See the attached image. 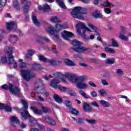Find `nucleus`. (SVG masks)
Segmentation results:
<instances>
[{"label":"nucleus","mask_w":131,"mask_h":131,"mask_svg":"<svg viewBox=\"0 0 131 131\" xmlns=\"http://www.w3.org/2000/svg\"><path fill=\"white\" fill-rule=\"evenodd\" d=\"M21 103L24 105V112H21V117L24 118V119H27L28 117L29 118V121L31 122V123H36V121L34 120V119H32L30 117H31V116H30V114H29V113L28 112V111H27V108H28V104L25 100H21Z\"/></svg>","instance_id":"obj_1"},{"label":"nucleus","mask_w":131,"mask_h":131,"mask_svg":"<svg viewBox=\"0 0 131 131\" xmlns=\"http://www.w3.org/2000/svg\"><path fill=\"white\" fill-rule=\"evenodd\" d=\"M86 13V9L82 8L80 7H75L71 14L74 18H77L80 20H83L84 17L81 15V14H85Z\"/></svg>","instance_id":"obj_2"},{"label":"nucleus","mask_w":131,"mask_h":131,"mask_svg":"<svg viewBox=\"0 0 131 131\" xmlns=\"http://www.w3.org/2000/svg\"><path fill=\"white\" fill-rule=\"evenodd\" d=\"M13 48L8 47H6L5 49V52H7V53L8 54V59H9V61H8V64H13V67L14 68H17L18 66L17 65V62H14V57H13V55H12V52Z\"/></svg>","instance_id":"obj_3"},{"label":"nucleus","mask_w":131,"mask_h":131,"mask_svg":"<svg viewBox=\"0 0 131 131\" xmlns=\"http://www.w3.org/2000/svg\"><path fill=\"white\" fill-rule=\"evenodd\" d=\"M20 73L23 78L26 81H29L31 78L35 76V74H31L29 71L26 70H20Z\"/></svg>","instance_id":"obj_4"},{"label":"nucleus","mask_w":131,"mask_h":131,"mask_svg":"<svg viewBox=\"0 0 131 131\" xmlns=\"http://www.w3.org/2000/svg\"><path fill=\"white\" fill-rule=\"evenodd\" d=\"M40 83H42V81H41V79H38V81H37L36 82H35V92H36V93L37 94H43L45 96V97H49V92L46 91V90H45V89H42L41 90L40 92L37 91V90H38V85H39V84H40Z\"/></svg>","instance_id":"obj_5"},{"label":"nucleus","mask_w":131,"mask_h":131,"mask_svg":"<svg viewBox=\"0 0 131 131\" xmlns=\"http://www.w3.org/2000/svg\"><path fill=\"white\" fill-rule=\"evenodd\" d=\"M9 92L14 96H19L21 94L20 89L17 86L12 85V83H10Z\"/></svg>","instance_id":"obj_6"},{"label":"nucleus","mask_w":131,"mask_h":131,"mask_svg":"<svg viewBox=\"0 0 131 131\" xmlns=\"http://www.w3.org/2000/svg\"><path fill=\"white\" fill-rule=\"evenodd\" d=\"M77 30H80V32H81V30L80 29H83L82 30V33H83V32L85 31H88L89 32H92V30L90 29L88 27H86L83 23H78L77 24Z\"/></svg>","instance_id":"obj_7"},{"label":"nucleus","mask_w":131,"mask_h":131,"mask_svg":"<svg viewBox=\"0 0 131 131\" xmlns=\"http://www.w3.org/2000/svg\"><path fill=\"white\" fill-rule=\"evenodd\" d=\"M77 33L80 35V36H82L83 38L84 41H89V40L91 39H94L95 38V36L94 35H91L89 37H86V35H85V31H83V33H82L80 32V30H77Z\"/></svg>","instance_id":"obj_8"},{"label":"nucleus","mask_w":131,"mask_h":131,"mask_svg":"<svg viewBox=\"0 0 131 131\" xmlns=\"http://www.w3.org/2000/svg\"><path fill=\"white\" fill-rule=\"evenodd\" d=\"M65 76L72 82H78V78H77L75 75L68 73L65 75Z\"/></svg>","instance_id":"obj_9"},{"label":"nucleus","mask_w":131,"mask_h":131,"mask_svg":"<svg viewBox=\"0 0 131 131\" xmlns=\"http://www.w3.org/2000/svg\"><path fill=\"white\" fill-rule=\"evenodd\" d=\"M46 31L47 32H49V33H50V34H52L53 35H54L56 38H59V37H60V36L59 35V34H56V33H57V32L56 31H55V28H54V27L52 26L48 27L46 29Z\"/></svg>","instance_id":"obj_10"},{"label":"nucleus","mask_w":131,"mask_h":131,"mask_svg":"<svg viewBox=\"0 0 131 131\" xmlns=\"http://www.w3.org/2000/svg\"><path fill=\"white\" fill-rule=\"evenodd\" d=\"M6 27L8 30H13L15 31L16 29H17V24L14 21L7 23L6 24Z\"/></svg>","instance_id":"obj_11"},{"label":"nucleus","mask_w":131,"mask_h":131,"mask_svg":"<svg viewBox=\"0 0 131 131\" xmlns=\"http://www.w3.org/2000/svg\"><path fill=\"white\" fill-rule=\"evenodd\" d=\"M77 89L80 90H86L89 88V85L83 82H78L76 85Z\"/></svg>","instance_id":"obj_12"},{"label":"nucleus","mask_w":131,"mask_h":131,"mask_svg":"<svg viewBox=\"0 0 131 131\" xmlns=\"http://www.w3.org/2000/svg\"><path fill=\"white\" fill-rule=\"evenodd\" d=\"M62 37L64 39L68 40L70 37H72L74 36V34H73L72 32L64 31L62 33Z\"/></svg>","instance_id":"obj_13"},{"label":"nucleus","mask_w":131,"mask_h":131,"mask_svg":"<svg viewBox=\"0 0 131 131\" xmlns=\"http://www.w3.org/2000/svg\"><path fill=\"white\" fill-rule=\"evenodd\" d=\"M74 51H75V52H77V53H83V52H86V51H88L89 48H86L85 47L79 46L77 47L74 48Z\"/></svg>","instance_id":"obj_14"},{"label":"nucleus","mask_w":131,"mask_h":131,"mask_svg":"<svg viewBox=\"0 0 131 131\" xmlns=\"http://www.w3.org/2000/svg\"><path fill=\"white\" fill-rule=\"evenodd\" d=\"M49 3H54V1L55 0H47ZM56 2L57 5L62 8V9H66V6L63 2V0H56Z\"/></svg>","instance_id":"obj_15"},{"label":"nucleus","mask_w":131,"mask_h":131,"mask_svg":"<svg viewBox=\"0 0 131 131\" xmlns=\"http://www.w3.org/2000/svg\"><path fill=\"white\" fill-rule=\"evenodd\" d=\"M100 6H101V7H103L105 8H107L108 7L109 8H114V7H115V5L113 4V3H112L109 1L103 2L102 3L100 4Z\"/></svg>","instance_id":"obj_16"},{"label":"nucleus","mask_w":131,"mask_h":131,"mask_svg":"<svg viewBox=\"0 0 131 131\" xmlns=\"http://www.w3.org/2000/svg\"><path fill=\"white\" fill-rule=\"evenodd\" d=\"M24 4V11L25 13H27L28 12V10H29V8L30 6H31V2L30 1H26L24 3H23Z\"/></svg>","instance_id":"obj_17"},{"label":"nucleus","mask_w":131,"mask_h":131,"mask_svg":"<svg viewBox=\"0 0 131 131\" xmlns=\"http://www.w3.org/2000/svg\"><path fill=\"white\" fill-rule=\"evenodd\" d=\"M44 120H45L46 122H48V123L51 124V125H55L56 124V122L55 121V120L53 119L52 118L49 116H46L44 118Z\"/></svg>","instance_id":"obj_18"},{"label":"nucleus","mask_w":131,"mask_h":131,"mask_svg":"<svg viewBox=\"0 0 131 131\" xmlns=\"http://www.w3.org/2000/svg\"><path fill=\"white\" fill-rule=\"evenodd\" d=\"M83 109L85 112H92L93 111V107H91L90 104L86 102L83 104Z\"/></svg>","instance_id":"obj_19"},{"label":"nucleus","mask_w":131,"mask_h":131,"mask_svg":"<svg viewBox=\"0 0 131 131\" xmlns=\"http://www.w3.org/2000/svg\"><path fill=\"white\" fill-rule=\"evenodd\" d=\"M66 28H68L67 25L58 24L56 25V30H54V31L58 32L60 31L61 29H66Z\"/></svg>","instance_id":"obj_20"},{"label":"nucleus","mask_w":131,"mask_h":131,"mask_svg":"<svg viewBox=\"0 0 131 131\" xmlns=\"http://www.w3.org/2000/svg\"><path fill=\"white\" fill-rule=\"evenodd\" d=\"M18 39V37L15 35H10L9 36V41H10L11 43H16Z\"/></svg>","instance_id":"obj_21"},{"label":"nucleus","mask_w":131,"mask_h":131,"mask_svg":"<svg viewBox=\"0 0 131 131\" xmlns=\"http://www.w3.org/2000/svg\"><path fill=\"white\" fill-rule=\"evenodd\" d=\"M38 10H42L44 12H48L49 10H50V6L48 5L47 4H45L43 5V7H41L40 6H38Z\"/></svg>","instance_id":"obj_22"},{"label":"nucleus","mask_w":131,"mask_h":131,"mask_svg":"<svg viewBox=\"0 0 131 131\" xmlns=\"http://www.w3.org/2000/svg\"><path fill=\"white\" fill-rule=\"evenodd\" d=\"M60 83V81L57 79H54L52 81H51L50 85L52 86V88H54L56 89L58 86V84Z\"/></svg>","instance_id":"obj_23"},{"label":"nucleus","mask_w":131,"mask_h":131,"mask_svg":"<svg viewBox=\"0 0 131 131\" xmlns=\"http://www.w3.org/2000/svg\"><path fill=\"white\" fill-rule=\"evenodd\" d=\"M31 109L34 112V114H36L37 115H40L42 114V111L38 110L35 107L31 106Z\"/></svg>","instance_id":"obj_24"},{"label":"nucleus","mask_w":131,"mask_h":131,"mask_svg":"<svg viewBox=\"0 0 131 131\" xmlns=\"http://www.w3.org/2000/svg\"><path fill=\"white\" fill-rule=\"evenodd\" d=\"M53 98L54 101L59 104H61L63 102L62 98L60 97L57 94H54Z\"/></svg>","instance_id":"obj_25"},{"label":"nucleus","mask_w":131,"mask_h":131,"mask_svg":"<svg viewBox=\"0 0 131 131\" xmlns=\"http://www.w3.org/2000/svg\"><path fill=\"white\" fill-rule=\"evenodd\" d=\"M88 27L91 28V29H93V30H94L95 33H96V35H98V28L95 26L94 24L92 23H88Z\"/></svg>","instance_id":"obj_26"},{"label":"nucleus","mask_w":131,"mask_h":131,"mask_svg":"<svg viewBox=\"0 0 131 131\" xmlns=\"http://www.w3.org/2000/svg\"><path fill=\"white\" fill-rule=\"evenodd\" d=\"M72 44L74 46V48H77V47H79L80 46H82L83 45V42H80L77 40H74L72 42Z\"/></svg>","instance_id":"obj_27"},{"label":"nucleus","mask_w":131,"mask_h":131,"mask_svg":"<svg viewBox=\"0 0 131 131\" xmlns=\"http://www.w3.org/2000/svg\"><path fill=\"white\" fill-rule=\"evenodd\" d=\"M93 15L94 18H103V14L100 13V11H99V10H96L94 11Z\"/></svg>","instance_id":"obj_28"},{"label":"nucleus","mask_w":131,"mask_h":131,"mask_svg":"<svg viewBox=\"0 0 131 131\" xmlns=\"http://www.w3.org/2000/svg\"><path fill=\"white\" fill-rule=\"evenodd\" d=\"M32 65V70H37L38 69H41V68H42V67L40 64H37L35 62L33 63Z\"/></svg>","instance_id":"obj_29"},{"label":"nucleus","mask_w":131,"mask_h":131,"mask_svg":"<svg viewBox=\"0 0 131 131\" xmlns=\"http://www.w3.org/2000/svg\"><path fill=\"white\" fill-rule=\"evenodd\" d=\"M32 20L34 24L36 25V26H37V27L40 26V24L39 23V22H38V20L36 18V16H35V15H33L32 16Z\"/></svg>","instance_id":"obj_30"},{"label":"nucleus","mask_w":131,"mask_h":131,"mask_svg":"<svg viewBox=\"0 0 131 131\" xmlns=\"http://www.w3.org/2000/svg\"><path fill=\"white\" fill-rule=\"evenodd\" d=\"M99 102L100 103L101 105H102L103 107H110L111 105L108 101H106L105 100H100L99 101Z\"/></svg>","instance_id":"obj_31"},{"label":"nucleus","mask_w":131,"mask_h":131,"mask_svg":"<svg viewBox=\"0 0 131 131\" xmlns=\"http://www.w3.org/2000/svg\"><path fill=\"white\" fill-rule=\"evenodd\" d=\"M64 63L66 65H68V66H75V63L74 62L67 58L64 59Z\"/></svg>","instance_id":"obj_32"},{"label":"nucleus","mask_w":131,"mask_h":131,"mask_svg":"<svg viewBox=\"0 0 131 131\" xmlns=\"http://www.w3.org/2000/svg\"><path fill=\"white\" fill-rule=\"evenodd\" d=\"M111 41L112 47H114L115 48H119V44L118 43V42H117V40H115V39L112 38Z\"/></svg>","instance_id":"obj_33"},{"label":"nucleus","mask_w":131,"mask_h":131,"mask_svg":"<svg viewBox=\"0 0 131 131\" xmlns=\"http://www.w3.org/2000/svg\"><path fill=\"white\" fill-rule=\"evenodd\" d=\"M13 8L16 9V10H20V6L19 5V3H18V0H14L13 1Z\"/></svg>","instance_id":"obj_34"},{"label":"nucleus","mask_w":131,"mask_h":131,"mask_svg":"<svg viewBox=\"0 0 131 131\" xmlns=\"http://www.w3.org/2000/svg\"><path fill=\"white\" fill-rule=\"evenodd\" d=\"M79 94L81 95V96H82V97H83L85 99H90V95L86 94V93H85V92H84L83 91H79Z\"/></svg>","instance_id":"obj_35"},{"label":"nucleus","mask_w":131,"mask_h":131,"mask_svg":"<svg viewBox=\"0 0 131 131\" xmlns=\"http://www.w3.org/2000/svg\"><path fill=\"white\" fill-rule=\"evenodd\" d=\"M104 51L107 53H110V54H115V50L114 49L108 48L107 47L105 48Z\"/></svg>","instance_id":"obj_36"},{"label":"nucleus","mask_w":131,"mask_h":131,"mask_svg":"<svg viewBox=\"0 0 131 131\" xmlns=\"http://www.w3.org/2000/svg\"><path fill=\"white\" fill-rule=\"evenodd\" d=\"M51 21L53 23H59L61 22V20L59 19L57 16H52L51 17Z\"/></svg>","instance_id":"obj_37"},{"label":"nucleus","mask_w":131,"mask_h":131,"mask_svg":"<svg viewBox=\"0 0 131 131\" xmlns=\"http://www.w3.org/2000/svg\"><path fill=\"white\" fill-rule=\"evenodd\" d=\"M119 38L122 39V40H124L125 41H127V40H128V37L123 35V34L120 33L119 35Z\"/></svg>","instance_id":"obj_38"},{"label":"nucleus","mask_w":131,"mask_h":131,"mask_svg":"<svg viewBox=\"0 0 131 131\" xmlns=\"http://www.w3.org/2000/svg\"><path fill=\"white\" fill-rule=\"evenodd\" d=\"M114 62H115V59L114 58H108L105 61L106 64H109L110 65L114 64Z\"/></svg>","instance_id":"obj_39"},{"label":"nucleus","mask_w":131,"mask_h":131,"mask_svg":"<svg viewBox=\"0 0 131 131\" xmlns=\"http://www.w3.org/2000/svg\"><path fill=\"white\" fill-rule=\"evenodd\" d=\"M38 58L40 61L45 62V63H47V62H48V59H47V58L41 55H38Z\"/></svg>","instance_id":"obj_40"},{"label":"nucleus","mask_w":131,"mask_h":131,"mask_svg":"<svg viewBox=\"0 0 131 131\" xmlns=\"http://www.w3.org/2000/svg\"><path fill=\"white\" fill-rule=\"evenodd\" d=\"M47 62L52 65V66H56L57 65V61L55 60L54 59H51L47 60Z\"/></svg>","instance_id":"obj_41"},{"label":"nucleus","mask_w":131,"mask_h":131,"mask_svg":"<svg viewBox=\"0 0 131 131\" xmlns=\"http://www.w3.org/2000/svg\"><path fill=\"white\" fill-rule=\"evenodd\" d=\"M10 120L12 123H19V120H18V119L15 116H12Z\"/></svg>","instance_id":"obj_42"},{"label":"nucleus","mask_w":131,"mask_h":131,"mask_svg":"<svg viewBox=\"0 0 131 131\" xmlns=\"http://www.w3.org/2000/svg\"><path fill=\"white\" fill-rule=\"evenodd\" d=\"M58 88L60 91H61V92H68L69 88L64 86H61V85H58Z\"/></svg>","instance_id":"obj_43"},{"label":"nucleus","mask_w":131,"mask_h":131,"mask_svg":"<svg viewBox=\"0 0 131 131\" xmlns=\"http://www.w3.org/2000/svg\"><path fill=\"white\" fill-rule=\"evenodd\" d=\"M3 110L7 111V112H11L12 107H10L9 105L4 104V106L3 107Z\"/></svg>","instance_id":"obj_44"},{"label":"nucleus","mask_w":131,"mask_h":131,"mask_svg":"<svg viewBox=\"0 0 131 131\" xmlns=\"http://www.w3.org/2000/svg\"><path fill=\"white\" fill-rule=\"evenodd\" d=\"M41 107L42 109V111H43L45 113H48V112H50V111H51L50 108L43 106V105H41Z\"/></svg>","instance_id":"obj_45"},{"label":"nucleus","mask_w":131,"mask_h":131,"mask_svg":"<svg viewBox=\"0 0 131 131\" xmlns=\"http://www.w3.org/2000/svg\"><path fill=\"white\" fill-rule=\"evenodd\" d=\"M70 112H71L72 114H75V115H78V114H79V112H78L77 110L73 108H70Z\"/></svg>","instance_id":"obj_46"},{"label":"nucleus","mask_w":131,"mask_h":131,"mask_svg":"<svg viewBox=\"0 0 131 131\" xmlns=\"http://www.w3.org/2000/svg\"><path fill=\"white\" fill-rule=\"evenodd\" d=\"M88 78V76L83 75L78 78V81H84Z\"/></svg>","instance_id":"obj_47"},{"label":"nucleus","mask_w":131,"mask_h":131,"mask_svg":"<svg viewBox=\"0 0 131 131\" xmlns=\"http://www.w3.org/2000/svg\"><path fill=\"white\" fill-rule=\"evenodd\" d=\"M34 51L33 50L30 49L28 51V55H26V58L28 59L29 58V56H32L33 54H34Z\"/></svg>","instance_id":"obj_48"},{"label":"nucleus","mask_w":131,"mask_h":131,"mask_svg":"<svg viewBox=\"0 0 131 131\" xmlns=\"http://www.w3.org/2000/svg\"><path fill=\"white\" fill-rule=\"evenodd\" d=\"M98 93H99V94H100V96H101V97H103V96H104V95H106V94H107L106 90H105L104 89L99 90L98 91Z\"/></svg>","instance_id":"obj_49"},{"label":"nucleus","mask_w":131,"mask_h":131,"mask_svg":"<svg viewBox=\"0 0 131 131\" xmlns=\"http://www.w3.org/2000/svg\"><path fill=\"white\" fill-rule=\"evenodd\" d=\"M68 93H69V95L71 96V97H75L76 96V93H75L71 89H69L68 91Z\"/></svg>","instance_id":"obj_50"},{"label":"nucleus","mask_w":131,"mask_h":131,"mask_svg":"<svg viewBox=\"0 0 131 131\" xmlns=\"http://www.w3.org/2000/svg\"><path fill=\"white\" fill-rule=\"evenodd\" d=\"M65 104L67 107H68V108H71L72 103L70 100H66Z\"/></svg>","instance_id":"obj_51"},{"label":"nucleus","mask_w":131,"mask_h":131,"mask_svg":"<svg viewBox=\"0 0 131 131\" xmlns=\"http://www.w3.org/2000/svg\"><path fill=\"white\" fill-rule=\"evenodd\" d=\"M103 11L105 14H111L112 13L111 9H110L109 8H104Z\"/></svg>","instance_id":"obj_52"},{"label":"nucleus","mask_w":131,"mask_h":131,"mask_svg":"<svg viewBox=\"0 0 131 131\" xmlns=\"http://www.w3.org/2000/svg\"><path fill=\"white\" fill-rule=\"evenodd\" d=\"M86 121L91 124H95L97 122V121L95 119H86Z\"/></svg>","instance_id":"obj_53"},{"label":"nucleus","mask_w":131,"mask_h":131,"mask_svg":"<svg viewBox=\"0 0 131 131\" xmlns=\"http://www.w3.org/2000/svg\"><path fill=\"white\" fill-rule=\"evenodd\" d=\"M2 88L4 90H6V91H10V83L9 85L7 84H4L2 86Z\"/></svg>","instance_id":"obj_54"},{"label":"nucleus","mask_w":131,"mask_h":131,"mask_svg":"<svg viewBox=\"0 0 131 131\" xmlns=\"http://www.w3.org/2000/svg\"><path fill=\"white\" fill-rule=\"evenodd\" d=\"M1 61L2 63H4V64H7L8 63V60H7V57L3 56L1 58Z\"/></svg>","instance_id":"obj_55"},{"label":"nucleus","mask_w":131,"mask_h":131,"mask_svg":"<svg viewBox=\"0 0 131 131\" xmlns=\"http://www.w3.org/2000/svg\"><path fill=\"white\" fill-rule=\"evenodd\" d=\"M103 131L109 130V126L107 124H103Z\"/></svg>","instance_id":"obj_56"},{"label":"nucleus","mask_w":131,"mask_h":131,"mask_svg":"<svg viewBox=\"0 0 131 131\" xmlns=\"http://www.w3.org/2000/svg\"><path fill=\"white\" fill-rule=\"evenodd\" d=\"M39 39L40 40H44V41H46V42H50V39L45 37H39Z\"/></svg>","instance_id":"obj_57"},{"label":"nucleus","mask_w":131,"mask_h":131,"mask_svg":"<svg viewBox=\"0 0 131 131\" xmlns=\"http://www.w3.org/2000/svg\"><path fill=\"white\" fill-rule=\"evenodd\" d=\"M90 95H91L92 98H96V97H97V92H96V91H92L90 93Z\"/></svg>","instance_id":"obj_58"},{"label":"nucleus","mask_w":131,"mask_h":131,"mask_svg":"<svg viewBox=\"0 0 131 131\" xmlns=\"http://www.w3.org/2000/svg\"><path fill=\"white\" fill-rule=\"evenodd\" d=\"M101 83L103 85H109V83L106 79H101Z\"/></svg>","instance_id":"obj_59"},{"label":"nucleus","mask_w":131,"mask_h":131,"mask_svg":"<svg viewBox=\"0 0 131 131\" xmlns=\"http://www.w3.org/2000/svg\"><path fill=\"white\" fill-rule=\"evenodd\" d=\"M117 73L119 75H123V72H122V70L119 69L117 70Z\"/></svg>","instance_id":"obj_60"},{"label":"nucleus","mask_w":131,"mask_h":131,"mask_svg":"<svg viewBox=\"0 0 131 131\" xmlns=\"http://www.w3.org/2000/svg\"><path fill=\"white\" fill-rule=\"evenodd\" d=\"M89 85L92 86V88H97V85H96V84H95V83L93 82V81H92L89 82Z\"/></svg>","instance_id":"obj_61"},{"label":"nucleus","mask_w":131,"mask_h":131,"mask_svg":"<svg viewBox=\"0 0 131 131\" xmlns=\"http://www.w3.org/2000/svg\"><path fill=\"white\" fill-rule=\"evenodd\" d=\"M15 31H16V32L17 33H18L19 36H23V33H22L21 31H20V30L19 29L16 28V29H15Z\"/></svg>","instance_id":"obj_62"},{"label":"nucleus","mask_w":131,"mask_h":131,"mask_svg":"<svg viewBox=\"0 0 131 131\" xmlns=\"http://www.w3.org/2000/svg\"><path fill=\"white\" fill-rule=\"evenodd\" d=\"M91 105L94 107H99V104L96 101H93L91 102Z\"/></svg>","instance_id":"obj_63"},{"label":"nucleus","mask_w":131,"mask_h":131,"mask_svg":"<svg viewBox=\"0 0 131 131\" xmlns=\"http://www.w3.org/2000/svg\"><path fill=\"white\" fill-rule=\"evenodd\" d=\"M19 67L20 68L22 69V68H25V67H26V63H25V62H21L19 64Z\"/></svg>","instance_id":"obj_64"}]
</instances>
